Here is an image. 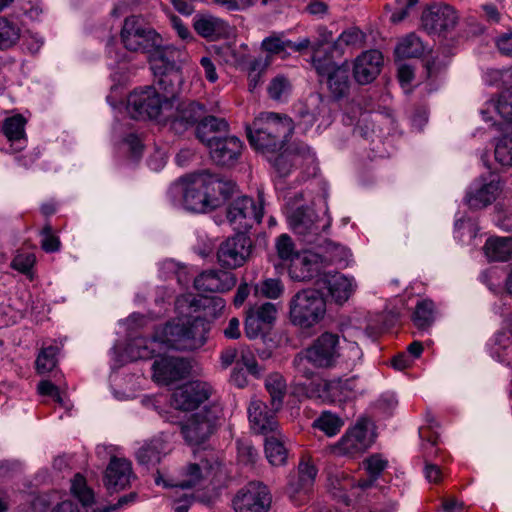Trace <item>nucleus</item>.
I'll list each match as a JSON object with an SVG mask.
<instances>
[{
	"instance_id": "1",
	"label": "nucleus",
	"mask_w": 512,
	"mask_h": 512,
	"mask_svg": "<svg viewBox=\"0 0 512 512\" xmlns=\"http://www.w3.org/2000/svg\"><path fill=\"white\" fill-rule=\"evenodd\" d=\"M207 332V323L200 317L178 319L158 328L151 339L138 337L131 340L126 347V353L135 361L151 359L168 348L193 351L205 344Z\"/></svg>"
},
{
	"instance_id": "2",
	"label": "nucleus",
	"mask_w": 512,
	"mask_h": 512,
	"mask_svg": "<svg viewBox=\"0 0 512 512\" xmlns=\"http://www.w3.org/2000/svg\"><path fill=\"white\" fill-rule=\"evenodd\" d=\"M235 184L203 171L181 177L170 191L182 193L183 206L195 213H205L219 207L234 191Z\"/></svg>"
},
{
	"instance_id": "3",
	"label": "nucleus",
	"mask_w": 512,
	"mask_h": 512,
	"mask_svg": "<svg viewBox=\"0 0 512 512\" xmlns=\"http://www.w3.org/2000/svg\"><path fill=\"white\" fill-rule=\"evenodd\" d=\"M293 130V121L288 116L264 112L247 127V137L256 150L264 154H274L282 149Z\"/></svg>"
},
{
	"instance_id": "4",
	"label": "nucleus",
	"mask_w": 512,
	"mask_h": 512,
	"mask_svg": "<svg viewBox=\"0 0 512 512\" xmlns=\"http://www.w3.org/2000/svg\"><path fill=\"white\" fill-rule=\"evenodd\" d=\"M149 63L155 77H158L159 90H165L170 94L177 92V85L181 77L179 70L188 55L185 50L172 45H164L153 48L149 53Z\"/></svg>"
},
{
	"instance_id": "5",
	"label": "nucleus",
	"mask_w": 512,
	"mask_h": 512,
	"mask_svg": "<svg viewBox=\"0 0 512 512\" xmlns=\"http://www.w3.org/2000/svg\"><path fill=\"white\" fill-rule=\"evenodd\" d=\"M163 94L152 86L134 90L127 99V110L134 119H162L166 112L174 107L175 94L161 90Z\"/></svg>"
},
{
	"instance_id": "6",
	"label": "nucleus",
	"mask_w": 512,
	"mask_h": 512,
	"mask_svg": "<svg viewBox=\"0 0 512 512\" xmlns=\"http://www.w3.org/2000/svg\"><path fill=\"white\" fill-rule=\"evenodd\" d=\"M325 314L326 301L315 289L300 290L290 300V321L302 329L314 327L323 320Z\"/></svg>"
},
{
	"instance_id": "7",
	"label": "nucleus",
	"mask_w": 512,
	"mask_h": 512,
	"mask_svg": "<svg viewBox=\"0 0 512 512\" xmlns=\"http://www.w3.org/2000/svg\"><path fill=\"white\" fill-rule=\"evenodd\" d=\"M373 441L371 421L360 418L336 444L330 447V451L336 456L356 457L364 453Z\"/></svg>"
},
{
	"instance_id": "8",
	"label": "nucleus",
	"mask_w": 512,
	"mask_h": 512,
	"mask_svg": "<svg viewBox=\"0 0 512 512\" xmlns=\"http://www.w3.org/2000/svg\"><path fill=\"white\" fill-rule=\"evenodd\" d=\"M221 414L218 405L205 407L192 414L182 425V434L185 441L190 445L204 443L216 430Z\"/></svg>"
},
{
	"instance_id": "9",
	"label": "nucleus",
	"mask_w": 512,
	"mask_h": 512,
	"mask_svg": "<svg viewBox=\"0 0 512 512\" xmlns=\"http://www.w3.org/2000/svg\"><path fill=\"white\" fill-rule=\"evenodd\" d=\"M121 40L127 50L148 54L153 48L159 47L162 37L140 18L133 16L125 19Z\"/></svg>"
},
{
	"instance_id": "10",
	"label": "nucleus",
	"mask_w": 512,
	"mask_h": 512,
	"mask_svg": "<svg viewBox=\"0 0 512 512\" xmlns=\"http://www.w3.org/2000/svg\"><path fill=\"white\" fill-rule=\"evenodd\" d=\"M333 57L322 54L320 48H313L312 62L317 73L327 78L331 93L340 98L349 90V68L345 64H336Z\"/></svg>"
},
{
	"instance_id": "11",
	"label": "nucleus",
	"mask_w": 512,
	"mask_h": 512,
	"mask_svg": "<svg viewBox=\"0 0 512 512\" xmlns=\"http://www.w3.org/2000/svg\"><path fill=\"white\" fill-rule=\"evenodd\" d=\"M263 217V202L259 196L257 204L247 196L238 197L231 202L227 210V219L234 230L242 232L260 223Z\"/></svg>"
},
{
	"instance_id": "12",
	"label": "nucleus",
	"mask_w": 512,
	"mask_h": 512,
	"mask_svg": "<svg viewBox=\"0 0 512 512\" xmlns=\"http://www.w3.org/2000/svg\"><path fill=\"white\" fill-rule=\"evenodd\" d=\"M271 502L267 486L260 482H249L236 493L232 505L235 512H268Z\"/></svg>"
},
{
	"instance_id": "13",
	"label": "nucleus",
	"mask_w": 512,
	"mask_h": 512,
	"mask_svg": "<svg viewBox=\"0 0 512 512\" xmlns=\"http://www.w3.org/2000/svg\"><path fill=\"white\" fill-rule=\"evenodd\" d=\"M458 19V14L452 6L436 3L422 13L421 22L428 34L445 36L455 29Z\"/></svg>"
},
{
	"instance_id": "14",
	"label": "nucleus",
	"mask_w": 512,
	"mask_h": 512,
	"mask_svg": "<svg viewBox=\"0 0 512 512\" xmlns=\"http://www.w3.org/2000/svg\"><path fill=\"white\" fill-rule=\"evenodd\" d=\"M304 351L314 367L332 368L339 361V337L325 332Z\"/></svg>"
},
{
	"instance_id": "15",
	"label": "nucleus",
	"mask_w": 512,
	"mask_h": 512,
	"mask_svg": "<svg viewBox=\"0 0 512 512\" xmlns=\"http://www.w3.org/2000/svg\"><path fill=\"white\" fill-rule=\"evenodd\" d=\"M251 239L243 232L224 241L217 251L219 264L227 269L241 267L247 261L251 253Z\"/></svg>"
},
{
	"instance_id": "16",
	"label": "nucleus",
	"mask_w": 512,
	"mask_h": 512,
	"mask_svg": "<svg viewBox=\"0 0 512 512\" xmlns=\"http://www.w3.org/2000/svg\"><path fill=\"white\" fill-rule=\"evenodd\" d=\"M205 114L204 106L195 101H179L175 97L174 107L167 111L164 121H169L175 133H183L200 121Z\"/></svg>"
},
{
	"instance_id": "17",
	"label": "nucleus",
	"mask_w": 512,
	"mask_h": 512,
	"mask_svg": "<svg viewBox=\"0 0 512 512\" xmlns=\"http://www.w3.org/2000/svg\"><path fill=\"white\" fill-rule=\"evenodd\" d=\"M211 392L212 387L206 382L185 383L173 392L171 406L183 411L196 409L201 403L208 400Z\"/></svg>"
},
{
	"instance_id": "18",
	"label": "nucleus",
	"mask_w": 512,
	"mask_h": 512,
	"mask_svg": "<svg viewBox=\"0 0 512 512\" xmlns=\"http://www.w3.org/2000/svg\"><path fill=\"white\" fill-rule=\"evenodd\" d=\"M273 406L268 408L267 404L258 398H253L248 406V419L251 429L258 434L267 435L278 431V421Z\"/></svg>"
},
{
	"instance_id": "19",
	"label": "nucleus",
	"mask_w": 512,
	"mask_h": 512,
	"mask_svg": "<svg viewBox=\"0 0 512 512\" xmlns=\"http://www.w3.org/2000/svg\"><path fill=\"white\" fill-rule=\"evenodd\" d=\"M269 161L272 163L279 176L285 177L290 174L293 167L313 163L315 156L307 145L299 144L286 149L274 159L269 158Z\"/></svg>"
},
{
	"instance_id": "20",
	"label": "nucleus",
	"mask_w": 512,
	"mask_h": 512,
	"mask_svg": "<svg viewBox=\"0 0 512 512\" xmlns=\"http://www.w3.org/2000/svg\"><path fill=\"white\" fill-rule=\"evenodd\" d=\"M277 315L276 305L270 302L251 306L246 312L245 334L255 339L262 334L265 326L271 325Z\"/></svg>"
},
{
	"instance_id": "21",
	"label": "nucleus",
	"mask_w": 512,
	"mask_h": 512,
	"mask_svg": "<svg viewBox=\"0 0 512 512\" xmlns=\"http://www.w3.org/2000/svg\"><path fill=\"white\" fill-rule=\"evenodd\" d=\"M153 378L158 383L168 384L184 378L189 373V363L176 357H163L153 365Z\"/></svg>"
},
{
	"instance_id": "22",
	"label": "nucleus",
	"mask_w": 512,
	"mask_h": 512,
	"mask_svg": "<svg viewBox=\"0 0 512 512\" xmlns=\"http://www.w3.org/2000/svg\"><path fill=\"white\" fill-rule=\"evenodd\" d=\"M383 55L378 50L361 53L354 62L353 74L359 84L371 83L381 71Z\"/></svg>"
},
{
	"instance_id": "23",
	"label": "nucleus",
	"mask_w": 512,
	"mask_h": 512,
	"mask_svg": "<svg viewBox=\"0 0 512 512\" xmlns=\"http://www.w3.org/2000/svg\"><path fill=\"white\" fill-rule=\"evenodd\" d=\"M208 149L216 164L231 166L238 161L243 150V143L235 136H226L219 138L216 142H211Z\"/></svg>"
},
{
	"instance_id": "24",
	"label": "nucleus",
	"mask_w": 512,
	"mask_h": 512,
	"mask_svg": "<svg viewBox=\"0 0 512 512\" xmlns=\"http://www.w3.org/2000/svg\"><path fill=\"white\" fill-rule=\"evenodd\" d=\"M219 359L224 369L230 366H233V368L245 367L249 374H259L257 360L252 350L247 346L226 347L221 351Z\"/></svg>"
},
{
	"instance_id": "25",
	"label": "nucleus",
	"mask_w": 512,
	"mask_h": 512,
	"mask_svg": "<svg viewBox=\"0 0 512 512\" xmlns=\"http://www.w3.org/2000/svg\"><path fill=\"white\" fill-rule=\"evenodd\" d=\"M134 477L132 464L125 458L111 457L106 468L104 484L110 491L125 489Z\"/></svg>"
},
{
	"instance_id": "26",
	"label": "nucleus",
	"mask_w": 512,
	"mask_h": 512,
	"mask_svg": "<svg viewBox=\"0 0 512 512\" xmlns=\"http://www.w3.org/2000/svg\"><path fill=\"white\" fill-rule=\"evenodd\" d=\"M236 284L235 276L227 271L208 270L194 279L198 291L223 293L232 289Z\"/></svg>"
},
{
	"instance_id": "27",
	"label": "nucleus",
	"mask_w": 512,
	"mask_h": 512,
	"mask_svg": "<svg viewBox=\"0 0 512 512\" xmlns=\"http://www.w3.org/2000/svg\"><path fill=\"white\" fill-rule=\"evenodd\" d=\"M321 268L322 259L318 254L303 252L290 262L289 276L295 281H310L319 275Z\"/></svg>"
},
{
	"instance_id": "28",
	"label": "nucleus",
	"mask_w": 512,
	"mask_h": 512,
	"mask_svg": "<svg viewBox=\"0 0 512 512\" xmlns=\"http://www.w3.org/2000/svg\"><path fill=\"white\" fill-rule=\"evenodd\" d=\"M500 191V182L495 177L489 181L480 180L473 184L465 199L470 208L480 209L495 201Z\"/></svg>"
},
{
	"instance_id": "29",
	"label": "nucleus",
	"mask_w": 512,
	"mask_h": 512,
	"mask_svg": "<svg viewBox=\"0 0 512 512\" xmlns=\"http://www.w3.org/2000/svg\"><path fill=\"white\" fill-rule=\"evenodd\" d=\"M289 225L292 230L301 235L308 244L316 241L321 228L315 221V214L310 209L299 208L289 216Z\"/></svg>"
},
{
	"instance_id": "30",
	"label": "nucleus",
	"mask_w": 512,
	"mask_h": 512,
	"mask_svg": "<svg viewBox=\"0 0 512 512\" xmlns=\"http://www.w3.org/2000/svg\"><path fill=\"white\" fill-rule=\"evenodd\" d=\"M324 284L328 294L337 304L345 303L357 288L353 277L341 273L325 276Z\"/></svg>"
},
{
	"instance_id": "31",
	"label": "nucleus",
	"mask_w": 512,
	"mask_h": 512,
	"mask_svg": "<svg viewBox=\"0 0 512 512\" xmlns=\"http://www.w3.org/2000/svg\"><path fill=\"white\" fill-rule=\"evenodd\" d=\"M318 470L310 458H303L298 465V478L290 482V497L295 500L296 495H307L313 488Z\"/></svg>"
},
{
	"instance_id": "32",
	"label": "nucleus",
	"mask_w": 512,
	"mask_h": 512,
	"mask_svg": "<svg viewBox=\"0 0 512 512\" xmlns=\"http://www.w3.org/2000/svg\"><path fill=\"white\" fill-rule=\"evenodd\" d=\"M168 445L164 435H159L145 442L137 451L136 457L140 464L155 465L167 454Z\"/></svg>"
},
{
	"instance_id": "33",
	"label": "nucleus",
	"mask_w": 512,
	"mask_h": 512,
	"mask_svg": "<svg viewBox=\"0 0 512 512\" xmlns=\"http://www.w3.org/2000/svg\"><path fill=\"white\" fill-rule=\"evenodd\" d=\"M25 124L26 120L20 114L8 117L3 122L2 132L15 152L21 151L26 145Z\"/></svg>"
},
{
	"instance_id": "34",
	"label": "nucleus",
	"mask_w": 512,
	"mask_h": 512,
	"mask_svg": "<svg viewBox=\"0 0 512 512\" xmlns=\"http://www.w3.org/2000/svg\"><path fill=\"white\" fill-rule=\"evenodd\" d=\"M365 35L364 33L359 30L358 28H351L348 30L343 31L336 41L333 43L332 46L325 47V44L318 45L317 48H320L322 50V54L328 51V49L331 50L332 55L331 57H334V54L337 56H340L344 53L345 48H358L361 47L364 43ZM313 48H316V46H313Z\"/></svg>"
},
{
	"instance_id": "35",
	"label": "nucleus",
	"mask_w": 512,
	"mask_h": 512,
	"mask_svg": "<svg viewBox=\"0 0 512 512\" xmlns=\"http://www.w3.org/2000/svg\"><path fill=\"white\" fill-rule=\"evenodd\" d=\"M227 128L228 124L222 118L214 116L203 117L196 128V136L209 148L211 146V142H216L221 138L218 134L226 131Z\"/></svg>"
},
{
	"instance_id": "36",
	"label": "nucleus",
	"mask_w": 512,
	"mask_h": 512,
	"mask_svg": "<svg viewBox=\"0 0 512 512\" xmlns=\"http://www.w3.org/2000/svg\"><path fill=\"white\" fill-rule=\"evenodd\" d=\"M194 29L202 37L216 39L228 33L229 25L218 17L202 15L195 20Z\"/></svg>"
},
{
	"instance_id": "37",
	"label": "nucleus",
	"mask_w": 512,
	"mask_h": 512,
	"mask_svg": "<svg viewBox=\"0 0 512 512\" xmlns=\"http://www.w3.org/2000/svg\"><path fill=\"white\" fill-rule=\"evenodd\" d=\"M426 50V46L418 35L409 33L401 38L395 47V56L397 59H408L421 57Z\"/></svg>"
},
{
	"instance_id": "38",
	"label": "nucleus",
	"mask_w": 512,
	"mask_h": 512,
	"mask_svg": "<svg viewBox=\"0 0 512 512\" xmlns=\"http://www.w3.org/2000/svg\"><path fill=\"white\" fill-rule=\"evenodd\" d=\"M283 438L281 433L277 431L265 439L266 458L273 466L284 465L287 461L288 452Z\"/></svg>"
},
{
	"instance_id": "39",
	"label": "nucleus",
	"mask_w": 512,
	"mask_h": 512,
	"mask_svg": "<svg viewBox=\"0 0 512 512\" xmlns=\"http://www.w3.org/2000/svg\"><path fill=\"white\" fill-rule=\"evenodd\" d=\"M489 261H507L512 256V238H489L484 246Z\"/></svg>"
},
{
	"instance_id": "40",
	"label": "nucleus",
	"mask_w": 512,
	"mask_h": 512,
	"mask_svg": "<svg viewBox=\"0 0 512 512\" xmlns=\"http://www.w3.org/2000/svg\"><path fill=\"white\" fill-rule=\"evenodd\" d=\"M211 469L212 466L207 460L201 461L200 464H190L184 472V478L175 484H171V486L183 489L193 488L209 475Z\"/></svg>"
},
{
	"instance_id": "41",
	"label": "nucleus",
	"mask_w": 512,
	"mask_h": 512,
	"mask_svg": "<svg viewBox=\"0 0 512 512\" xmlns=\"http://www.w3.org/2000/svg\"><path fill=\"white\" fill-rule=\"evenodd\" d=\"M265 387L271 397V406L274 410H280L286 393V383L282 375L270 374L265 379Z\"/></svg>"
},
{
	"instance_id": "42",
	"label": "nucleus",
	"mask_w": 512,
	"mask_h": 512,
	"mask_svg": "<svg viewBox=\"0 0 512 512\" xmlns=\"http://www.w3.org/2000/svg\"><path fill=\"white\" fill-rule=\"evenodd\" d=\"M343 425V420L329 411L322 412L313 423L315 428L324 432L328 437H333L338 434Z\"/></svg>"
},
{
	"instance_id": "43",
	"label": "nucleus",
	"mask_w": 512,
	"mask_h": 512,
	"mask_svg": "<svg viewBox=\"0 0 512 512\" xmlns=\"http://www.w3.org/2000/svg\"><path fill=\"white\" fill-rule=\"evenodd\" d=\"M271 63V56L265 55L250 62L248 70V87L253 92L261 82L262 75Z\"/></svg>"
},
{
	"instance_id": "44",
	"label": "nucleus",
	"mask_w": 512,
	"mask_h": 512,
	"mask_svg": "<svg viewBox=\"0 0 512 512\" xmlns=\"http://www.w3.org/2000/svg\"><path fill=\"white\" fill-rule=\"evenodd\" d=\"M413 322L419 329H426L434 322V304L430 300H423L416 305Z\"/></svg>"
},
{
	"instance_id": "45",
	"label": "nucleus",
	"mask_w": 512,
	"mask_h": 512,
	"mask_svg": "<svg viewBox=\"0 0 512 512\" xmlns=\"http://www.w3.org/2000/svg\"><path fill=\"white\" fill-rule=\"evenodd\" d=\"M58 352V347L53 345L41 349L36 359V369L38 373L45 374L56 367Z\"/></svg>"
},
{
	"instance_id": "46",
	"label": "nucleus",
	"mask_w": 512,
	"mask_h": 512,
	"mask_svg": "<svg viewBox=\"0 0 512 512\" xmlns=\"http://www.w3.org/2000/svg\"><path fill=\"white\" fill-rule=\"evenodd\" d=\"M20 38V28L17 24L0 18V48L7 49L12 47Z\"/></svg>"
},
{
	"instance_id": "47",
	"label": "nucleus",
	"mask_w": 512,
	"mask_h": 512,
	"mask_svg": "<svg viewBox=\"0 0 512 512\" xmlns=\"http://www.w3.org/2000/svg\"><path fill=\"white\" fill-rule=\"evenodd\" d=\"M71 493L82 503V506L93 503V491L87 486L86 480L81 474H76L71 480Z\"/></svg>"
},
{
	"instance_id": "48",
	"label": "nucleus",
	"mask_w": 512,
	"mask_h": 512,
	"mask_svg": "<svg viewBox=\"0 0 512 512\" xmlns=\"http://www.w3.org/2000/svg\"><path fill=\"white\" fill-rule=\"evenodd\" d=\"M255 292L265 298L277 299L284 293V285L280 279L267 278L255 285Z\"/></svg>"
},
{
	"instance_id": "49",
	"label": "nucleus",
	"mask_w": 512,
	"mask_h": 512,
	"mask_svg": "<svg viewBox=\"0 0 512 512\" xmlns=\"http://www.w3.org/2000/svg\"><path fill=\"white\" fill-rule=\"evenodd\" d=\"M275 248L278 257L284 262H291L299 253L295 244L288 234H281L275 241Z\"/></svg>"
},
{
	"instance_id": "50",
	"label": "nucleus",
	"mask_w": 512,
	"mask_h": 512,
	"mask_svg": "<svg viewBox=\"0 0 512 512\" xmlns=\"http://www.w3.org/2000/svg\"><path fill=\"white\" fill-rule=\"evenodd\" d=\"M362 357V351L358 344L353 341L343 339L339 341V360L341 359L348 365H355Z\"/></svg>"
},
{
	"instance_id": "51",
	"label": "nucleus",
	"mask_w": 512,
	"mask_h": 512,
	"mask_svg": "<svg viewBox=\"0 0 512 512\" xmlns=\"http://www.w3.org/2000/svg\"><path fill=\"white\" fill-rule=\"evenodd\" d=\"M495 159L503 166L512 165V132L503 136L496 143Z\"/></svg>"
},
{
	"instance_id": "52",
	"label": "nucleus",
	"mask_w": 512,
	"mask_h": 512,
	"mask_svg": "<svg viewBox=\"0 0 512 512\" xmlns=\"http://www.w3.org/2000/svg\"><path fill=\"white\" fill-rule=\"evenodd\" d=\"M494 351L499 355L509 356L512 354V328L499 331L495 336Z\"/></svg>"
},
{
	"instance_id": "53",
	"label": "nucleus",
	"mask_w": 512,
	"mask_h": 512,
	"mask_svg": "<svg viewBox=\"0 0 512 512\" xmlns=\"http://www.w3.org/2000/svg\"><path fill=\"white\" fill-rule=\"evenodd\" d=\"M267 90L271 99L282 100L290 92V83L287 78L279 75L271 80Z\"/></svg>"
},
{
	"instance_id": "54",
	"label": "nucleus",
	"mask_w": 512,
	"mask_h": 512,
	"mask_svg": "<svg viewBox=\"0 0 512 512\" xmlns=\"http://www.w3.org/2000/svg\"><path fill=\"white\" fill-rule=\"evenodd\" d=\"M35 256L32 253H20L14 257L11 266L22 274H30L35 264Z\"/></svg>"
},
{
	"instance_id": "55",
	"label": "nucleus",
	"mask_w": 512,
	"mask_h": 512,
	"mask_svg": "<svg viewBox=\"0 0 512 512\" xmlns=\"http://www.w3.org/2000/svg\"><path fill=\"white\" fill-rule=\"evenodd\" d=\"M363 463L369 475L373 479H376L384 471L388 464L387 460L379 454L370 456Z\"/></svg>"
},
{
	"instance_id": "56",
	"label": "nucleus",
	"mask_w": 512,
	"mask_h": 512,
	"mask_svg": "<svg viewBox=\"0 0 512 512\" xmlns=\"http://www.w3.org/2000/svg\"><path fill=\"white\" fill-rule=\"evenodd\" d=\"M38 392L43 396L52 397L60 406L68 408V405L60 394L58 387L49 380H43L38 384Z\"/></svg>"
},
{
	"instance_id": "57",
	"label": "nucleus",
	"mask_w": 512,
	"mask_h": 512,
	"mask_svg": "<svg viewBox=\"0 0 512 512\" xmlns=\"http://www.w3.org/2000/svg\"><path fill=\"white\" fill-rule=\"evenodd\" d=\"M41 247L47 253H53L60 249V240L52 233V228L46 225L42 230Z\"/></svg>"
},
{
	"instance_id": "58",
	"label": "nucleus",
	"mask_w": 512,
	"mask_h": 512,
	"mask_svg": "<svg viewBox=\"0 0 512 512\" xmlns=\"http://www.w3.org/2000/svg\"><path fill=\"white\" fill-rule=\"evenodd\" d=\"M309 364H311V361L308 360L305 351L299 353L293 360V365L296 372L306 379H312L315 374L314 371L309 367Z\"/></svg>"
},
{
	"instance_id": "59",
	"label": "nucleus",
	"mask_w": 512,
	"mask_h": 512,
	"mask_svg": "<svg viewBox=\"0 0 512 512\" xmlns=\"http://www.w3.org/2000/svg\"><path fill=\"white\" fill-rule=\"evenodd\" d=\"M288 40L278 36L267 37L262 41V48L269 54H278L288 49Z\"/></svg>"
},
{
	"instance_id": "60",
	"label": "nucleus",
	"mask_w": 512,
	"mask_h": 512,
	"mask_svg": "<svg viewBox=\"0 0 512 512\" xmlns=\"http://www.w3.org/2000/svg\"><path fill=\"white\" fill-rule=\"evenodd\" d=\"M238 458L244 464L253 465L258 459V452L252 445L242 443L238 445Z\"/></svg>"
},
{
	"instance_id": "61",
	"label": "nucleus",
	"mask_w": 512,
	"mask_h": 512,
	"mask_svg": "<svg viewBox=\"0 0 512 512\" xmlns=\"http://www.w3.org/2000/svg\"><path fill=\"white\" fill-rule=\"evenodd\" d=\"M418 3V0H397V9L391 15V20L393 22L402 21L409 13V10L415 7Z\"/></svg>"
},
{
	"instance_id": "62",
	"label": "nucleus",
	"mask_w": 512,
	"mask_h": 512,
	"mask_svg": "<svg viewBox=\"0 0 512 512\" xmlns=\"http://www.w3.org/2000/svg\"><path fill=\"white\" fill-rule=\"evenodd\" d=\"M490 106L506 121L512 120V105L502 95Z\"/></svg>"
},
{
	"instance_id": "63",
	"label": "nucleus",
	"mask_w": 512,
	"mask_h": 512,
	"mask_svg": "<svg viewBox=\"0 0 512 512\" xmlns=\"http://www.w3.org/2000/svg\"><path fill=\"white\" fill-rule=\"evenodd\" d=\"M229 11L245 10L256 3V0H213Z\"/></svg>"
},
{
	"instance_id": "64",
	"label": "nucleus",
	"mask_w": 512,
	"mask_h": 512,
	"mask_svg": "<svg viewBox=\"0 0 512 512\" xmlns=\"http://www.w3.org/2000/svg\"><path fill=\"white\" fill-rule=\"evenodd\" d=\"M50 512H86L83 507L79 506L72 500H64L56 504Z\"/></svg>"
}]
</instances>
